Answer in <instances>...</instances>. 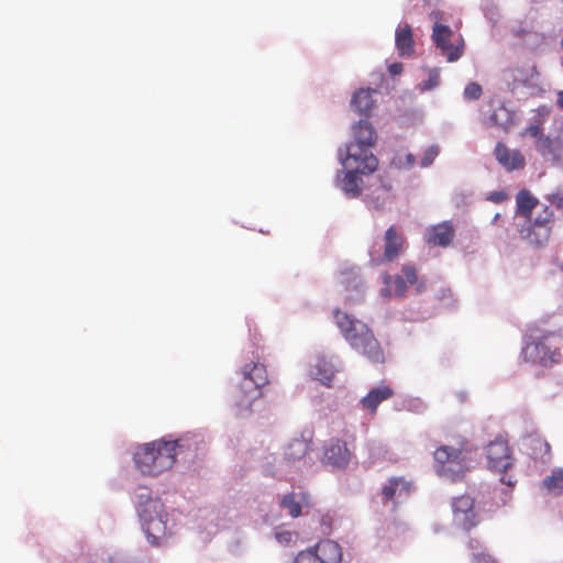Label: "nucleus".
<instances>
[{
	"mask_svg": "<svg viewBox=\"0 0 563 563\" xmlns=\"http://www.w3.org/2000/svg\"><path fill=\"white\" fill-rule=\"evenodd\" d=\"M515 199L516 216L525 219V222L517 227L519 239L532 249L545 247L555 223L553 209L549 205H542L541 210L533 217L532 211L540 205V201L528 189H520Z\"/></svg>",
	"mask_w": 563,
	"mask_h": 563,
	"instance_id": "obj_1",
	"label": "nucleus"
},
{
	"mask_svg": "<svg viewBox=\"0 0 563 563\" xmlns=\"http://www.w3.org/2000/svg\"><path fill=\"white\" fill-rule=\"evenodd\" d=\"M334 319L352 349L363 354L372 363H384V351L367 324L340 310H335Z\"/></svg>",
	"mask_w": 563,
	"mask_h": 563,
	"instance_id": "obj_2",
	"label": "nucleus"
},
{
	"mask_svg": "<svg viewBox=\"0 0 563 563\" xmlns=\"http://www.w3.org/2000/svg\"><path fill=\"white\" fill-rule=\"evenodd\" d=\"M472 452L466 439H457L455 444L440 445L433 452L437 474L451 482L462 479L471 468Z\"/></svg>",
	"mask_w": 563,
	"mask_h": 563,
	"instance_id": "obj_3",
	"label": "nucleus"
},
{
	"mask_svg": "<svg viewBox=\"0 0 563 563\" xmlns=\"http://www.w3.org/2000/svg\"><path fill=\"white\" fill-rule=\"evenodd\" d=\"M239 383L232 390V401L240 411H250L263 396L262 388L268 384L266 366L260 362L245 363L239 371Z\"/></svg>",
	"mask_w": 563,
	"mask_h": 563,
	"instance_id": "obj_4",
	"label": "nucleus"
},
{
	"mask_svg": "<svg viewBox=\"0 0 563 563\" xmlns=\"http://www.w3.org/2000/svg\"><path fill=\"white\" fill-rule=\"evenodd\" d=\"M177 441L158 440L139 446L134 462L144 475L157 476L170 470L176 461Z\"/></svg>",
	"mask_w": 563,
	"mask_h": 563,
	"instance_id": "obj_5",
	"label": "nucleus"
},
{
	"mask_svg": "<svg viewBox=\"0 0 563 563\" xmlns=\"http://www.w3.org/2000/svg\"><path fill=\"white\" fill-rule=\"evenodd\" d=\"M353 141L344 147L343 154L347 159H361L365 164L363 170H376L378 167L377 157L371 152L377 141L374 126L367 120H360L352 128Z\"/></svg>",
	"mask_w": 563,
	"mask_h": 563,
	"instance_id": "obj_6",
	"label": "nucleus"
},
{
	"mask_svg": "<svg viewBox=\"0 0 563 563\" xmlns=\"http://www.w3.org/2000/svg\"><path fill=\"white\" fill-rule=\"evenodd\" d=\"M521 355L526 362L543 367L560 364L563 360V336L554 332L527 343Z\"/></svg>",
	"mask_w": 563,
	"mask_h": 563,
	"instance_id": "obj_7",
	"label": "nucleus"
},
{
	"mask_svg": "<svg viewBox=\"0 0 563 563\" xmlns=\"http://www.w3.org/2000/svg\"><path fill=\"white\" fill-rule=\"evenodd\" d=\"M383 244L373 243L368 250L371 264L374 266L389 264L396 261L407 249L404 233L390 225L384 233Z\"/></svg>",
	"mask_w": 563,
	"mask_h": 563,
	"instance_id": "obj_8",
	"label": "nucleus"
},
{
	"mask_svg": "<svg viewBox=\"0 0 563 563\" xmlns=\"http://www.w3.org/2000/svg\"><path fill=\"white\" fill-rule=\"evenodd\" d=\"M140 517L143 521L144 532L151 544L154 547L162 545L168 534L163 504L158 499L148 498L140 510Z\"/></svg>",
	"mask_w": 563,
	"mask_h": 563,
	"instance_id": "obj_9",
	"label": "nucleus"
},
{
	"mask_svg": "<svg viewBox=\"0 0 563 563\" xmlns=\"http://www.w3.org/2000/svg\"><path fill=\"white\" fill-rule=\"evenodd\" d=\"M544 120L528 125L520 132L521 137L534 139L536 151L545 159L552 163H560L563 159V131L551 136L543 133Z\"/></svg>",
	"mask_w": 563,
	"mask_h": 563,
	"instance_id": "obj_10",
	"label": "nucleus"
},
{
	"mask_svg": "<svg viewBox=\"0 0 563 563\" xmlns=\"http://www.w3.org/2000/svg\"><path fill=\"white\" fill-rule=\"evenodd\" d=\"M487 465L489 470L503 473L501 483L512 487L516 479L508 475L507 471L514 465V457L508 441L503 437H497L486 446Z\"/></svg>",
	"mask_w": 563,
	"mask_h": 563,
	"instance_id": "obj_11",
	"label": "nucleus"
},
{
	"mask_svg": "<svg viewBox=\"0 0 563 563\" xmlns=\"http://www.w3.org/2000/svg\"><path fill=\"white\" fill-rule=\"evenodd\" d=\"M339 161L346 170L338 173L336 184L349 198H357L362 194L363 185L358 175H369L375 170H363L362 167L365 165L363 161L347 159L342 150L339 151Z\"/></svg>",
	"mask_w": 563,
	"mask_h": 563,
	"instance_id": "obj_12",
	"label": "nucleus"
},
{
	"mask_svg": "<svg viewBox=\"0 0 563 563\" xmlns=\"http://www.w3.org/2000/svg\"><path fill=\"white\" fill-rule=\"evenodd\" d=\"M453 521L465 531H470L479 523L474 510V499L462 495L452 500Z\"/></svg>",
	"mask_w": 563,
	"mask_h": 563,
	"instance_id": "obj_13",
	"label": "nucleus"
},
{
	"mask_svg": "<svg viewBox=\"0 0 563 563\" xmlns=\"http://www.w3.org/2000/svg\"><path fill=\"white\" fill-rule=\"evenodd\" d=\"M453 33L449 26L437 23L433 26L432 40L441 53L446 56L449 62L457 60L463 54V41L456 45L452 44Z\"/></svg>",
	"mask_w": 563,
	"mask_h": 563,
	"instance_id": "obj_14",
	"label": "nucleus"
},
{
	"mask_svg": "<svg viewBox=\"0 0 563 563\" xmlns=\"http://www.w3.org/2000/svg\"><path fill=\"white\" fill-rule=\"evenodd\" d=\"M351 460L346 443L340 439H331L323 445L322 463L333 468H345Z\"/></svg>",
	"mask_w": 563,
	"mask_h": 563,
	"instance_id": "obj_15",
	"label": "nucleus"
},
{
	"mask_svg": "<svg viewBox=\"0 0 563 563\" xmlns=\"http://www.w3.org/2000/svg\"><path fill=\"white\" fill-rule=\"evenodd\" d=\"M496 161L507 172L522 169L526 166V158L521 151L509 148L504 142H498L494 150Z\"/></svg>",
	"mask_w": 563,
	"mask_h": 563,
	"instance_id": "obj_16",
	"label": "nucleus"
},
{
	"mask_svg": "<svg viewBox=\"0 0 563 563\" xmlns=\"http://www.w3.org/2000/svg\"><path fill=\"white\" fill-rule=\"evenodd\" d=\"M455 236L454 227L445 221L430 227L426 233V241L429 245L446 247Z\"/></svg>",
	"mask_w": 563,
	"mask_h": 563,
	"instance_id": "obj_17",
	"label": "nucleus"
},
{
	"mask_svg": "<svg viewBox=\"0 0 563 563\" xmlns=\"http://www.w3.org/2000/svg\"><path fill=\"white\" fill-rule=\"evenodd\" d=\"M395 395L394 389L386 384H382L377 387L369 389V391L361 399V406L367 410L371 415H375L378 406L390 399Z\"/></svg>",
	"mask_w": 563,
	"mask_h": 563,
	"instance_id": "obj_18",
	"label": "nucleus"
},
{
	"mask_svg": "<svg viewBox=\"0 0 563 563\" xmlns=\"http://www.w3.org/2000/svg\"><path fill=\"white\" fill-rule=\"evenodd\" d=\"M311 548L318 555L320 563H340L342 561V549L333 540H322Z\"/></svg>",
	"mask_w": 563,
	"mask_h": 563,
	"instance_id": "obj_19",
	"label": "nucleus"
},
{
	"mask_svg": "<svg viewBox=\"0 0 563 563\" xmlns=\"http://www.w3.org/2000/svg\"><path fill=\"white\" fill-rule=\"evenodd\" d=\"M413 489L411 482L406 481L404 477H391L388 484L382 489V495L385 500H393L395 497H408Z\"/></svg>",
	"mask_w": 563,
	"mask_h": 563,
	"instance_id": "obj_20",
	"label": "nucleus"
},
{
	"mask_svg": "<svg viewBox=\"0 0 563 563\" xmlns=\"http://www.w3.org/2000/svg\"><path fill=\"white\" fill-rule=\"evenodd\" d=\"M311 450V441L303 437L290 440L284 449V459L287 462H296L303 459Z\"/></svg>",
	"mask_w": 563,
	"mask_h": 563,
	"instance_id": "obj_21",
	"label": "nucleus"
},
{
	"mask_svg": "<svg viewBox=\"0 0 563 563\" xmlns=\"http://www.w3.org/2000/svg\"><path fill=\"white\" fill-rule=\"evenodd\" d=\"M383 283L385 287L382 289L384 297H404L407 292V283L402 275L391 276L388 273L383 275Z\"/></svg>",
	"mask_w": 563,
	"mask_h": 563,
	"instance_id": "obj_22",
	"label": "nucleus"
},
{
	"mask_svg": "<svg viewBox=\"0 0 563 563\" xmlns=\"http://www.w3.org/2000/svg\"><path fill=\"white\" fill-rule=\"evenodd\" d=\"M488 123L492 126H497L508 131L512 125H515V112L506 108L505 104H499L489 114Z\"/></svg>",
	"mask_w": 563,
	"mask_h": 563,
	"instance_id": "obj_23",
	"label": "nucleus"
},
{
	"mask_svg": "<svg viewBox=\"0 0 563 563\" xmlns=\"http://www.w3.org/2000/svg\"><path fill=\"white\" fill-rule=\"evenodd\" d=\"M375 90L373 89H360L356 91L351 100V106L360 114H368L375 106V100L373 99V93Z\"/></svg>",
	"mask_w": 563,
	"mask_h": 563,
	"instance_id": "obj_24",
	"label": "nucleus"
},
{
	"mask_svg": "<svg viewBox=\"0 0 563 563\" xmlns=\"http://www.w3.org/2000/svg\"><path fill=\"white\" fill-rule=\"evenodd\" d=\"M396 47L400 56L410 55L413 53V37L410 25L398 27L396 30Z\"/></svg>",
	"mask_w": 563,
	"mask_h": 563,
	"instance_id": "obj_25",
	"label": "nucleus"
},
{
	"mask_svg": "<svg viewBox=\"0 0 563 563\" xmlns=\"http://www.w3.org/2000/svg\"><path fill=\"white\" fill-rule=\"evenodd\" d=\"M542 486L548 493L559 496L563 493V468H554L542 481Z\"/></svg>",
	"mask_w": 563,
	"mask_h": 563,
	"instance_id": "obj_26",
	"label": "nucleus"
},
{
	"mask_svg": "<svg viewBox=\"0 0 563 563\" xmlns=\"http://www.w3.org/2000/svg\"><path fill=\"white\" fill-rule=\"evenodd\" d=\"M527 445L534 459H542L549 455L551 451L548 441L538 437L527 439Z\"/></svg>",
	"mask_w": 563,
	"mask_h": 563,
	"instance_id": "obj_27",
	"label": "nucleus"
},
{
	"mask_svg": "<svg viewBox=\"0 0 563 563\" xmlns=\"http://www.w3.org/2000/svg\"><path fill=\"white\" fill-rule=\"evenodd\" d=\"M402 276L406 278V283L411 286H416L418 291H422L426 289V283L420 280L418 275V268L412 263L404 264L401 267Z\"/></svg>",
	"mask_w": 563,
	"mask_h": 563,
	"instance_id": "obj_28",
	"label": "nucleus"
},
{
	"mask_svg": "<svg viewBox=\"0 0 563 563\" xmlns=\"http://www.w3.org/2000/svg\"><path fill=\"white\" fill-rule=\"evenodd\" d=\"M280 507L286 509L292 518H297L301 515V504L297 500L294 493H289L283 496L280 500Z\"/></svg>",
	"mask_w": 563,
	"mask_h": 563,
	"instance_id": "obj_29",
	"label": "nucleus"
},
{
	"mask_svg": "<svg viewBox=\"0 0 563 563\" xmlns=\"http://www.w3.org/2000/svg\"><path fill=\"white\" fill-rule=\"evenodd\" d=\"M292 563H320L318 555L314 553L311 547L299 551Z\"/></svg>",
	"mask_w": 563,
	"mask_h": 563,
	"instance_id": "obj_30",
	"label": "nucleus"
},
{
	"mask_svg": "<svg viewBox=\"0 0 563 563\" xmlns=\"http://www.w3.org/2000/svg\"><path fill=\"white\" fill-rule=\"evenodd\" d=\"M482 95V86L475 81L467 84L463 91L464 99L468 101L478 100Z\"/></svg>",
	"mask_w": 563,
	"mask_h": 563,
	"instance_id": "obj_31",
	"label": "nucleus"
},
{
	"mask_svg": "<svg viewBox=\"0 0 563 563\" xmlns=\"http://www.w3.org/2000/svg\"><path fill=\"white\" fill-rule=\"evenodd\" d=\"M440 84V74L438 69H431L429 71L428 80L421 82L419 88L421 91L430 90L435 88Z\"/></svg>",
	"mask_w": 563,
	"mask_h": 563,
	"instance_id": "obj_32",
	"label": "nucleus"
},
{
	"mask_svg": "<svg viewBox=\"0 0 563 563\" xmlns=\"http://www.w3.org/2000/svg\"><path fill=\"white\" fill-rule=\"evenodd\" d=\"M393 164L399 168H410V167L415 166L416 157H415V155H412L410 153L405 154V155H397L393 159Z\"/></svg>",
	"mask_w": 563,
	"mask_h": 563,
	"instance_id": "obj_33",
	"label": "nucleus"
},
{
	"mask_svg": "<svg viewBox=\"0 0 563 563\" xmlns=\"http://www.w3.org/2000/svg\"><path fill=\"white\" fill-rule=\"evenodd\" d=\"M439 146L437 145H431L429 146L424 153H423V157L421 159V166L422 167H428L430 166L434 159L437 158V156L439 155Z\"/></svg>",
	"mask_w": 563,
	"mask_h": 563,
	"instance_id": "obj_34",
	"label": "nucleus"
},
{
	"mask_svg": "<svg viewBox=\"0 0 563 563\" xmlns=\"http://www.w3.org/2000/svg\"><path fill=\"white\" fill-rule=\"evenodd\" d=\"M276 540L284 545L291 544L297 539V533L289 530H280L275 533Z\"/></svg>",
	"mask_w": 563,
	"mask_h": 563,
	"instance_id": "obj_35",
	"label": "nucleus"
},
{
	"mask_svg": "<svg viewBox=\"0 0 563 563\" xmlns=\"http://www.w3.org/2000/svg\"><path fill=\"white\" fill-rule=\"evenodd\" d=\"M545 200L555 209L563 211V190L548 195Z\"/></svg>",
	"mask_w": 563,
	"mask_h": 563,
	"instance_id": "obj_36",
	"label": "nucleus"
},
{
	"mask_svg": "<svg viewBox=\"0 0 563 563\" xmlns=\"http://www.w3.org/2000/svg\"><path fill=\"white\" fill-rule=\"evenodd\" d=\"M473 561L474 563H498L495 558L485 552L475 554Z\"/></svg>",
	"mask_w": 563,
	"mask_h": 563,
	"instance_id": "obj_37",
	"label": "nucleus"
},
{
	"mask_svg": "<svg viewBox=\"0 0 563 563\" xmlns=\"http://www.w3.org/2000/svg\"><path fill=\"white\" fill-rule=\"evenodd\" d=\"M316 379L320 380L323 385L330 386L333 373H313Z\"/></svg>",
	"mask_w": 563,
	"mask_h": 563,
	"instance_id": "obj_38",
	"label": "nucleus"
},
{
	"mask_svg": "<svg viewBox=\"0 0 563 563\" xmlns=\"http://www.w3.org/2000/svg\"><path fill=\"white\" fill-rule=\"evenodd\" d=\"M407 531H409V528L407 525H404V523H394L391 530H390V533L395 537H397L398 534L400 533H406Z\"/></svg>",
	"mask_w": 563,
	"mask_h": 563,
	"instance_id": "obj_39",
	"label": "nucleus"
},
{
	"mask_svg": "<svg viewBox=\"0 0 563 563\" xmlns=\"http://www.w3.org/2000/svg\"><path fill=\"white\" fill-rule=\"evenodd\" d=\"M489 199L496 203H500L507 199V195L504 191H494L490 194Z\"/></svg>",
	"mask_w": 563,
	"mask_h": 563,
	"instance_id": "obj_40",
	"label": "nucleus"
},
{
	"mask_svg": "<svg viewBox=\"0 0 563 563\" xmlns=\"http://www.w3.org/2000/svg\"><path fill=\"white\" fill-rule=\"evenodd\" d=\"M393 76L399 75L402 71V65L400 63H394L388 68Z\"/></svg>",
	"mask_w": 563,
	"mask_h": 563,
	"instance_id": "obj_41",
	"label": "nucleus"
},
{
	"mask_svg": "<svg viewBox=\"0 0 563 563\" xmlns=\"http://www.w3.org/2000/svg\"><path fill=\"white\" fill-rule=\"evenodd\" d=\"M540 76L537 66H531L530 68V76L522 80L523 85H527L530 79L538 78Z\"/></svg>",
	"mask_w": 563,
	"mask_h": 563,
	"instance_id": "obj_42",
	"label": "nucleus"
},
{
	"mask_svg": "<svg viewBox=\"0 0 563 563\" xmlns=\"http://www.w3.org/2000/svg\"><path fill=\"white\" fill-rule=\"evenodd\" d=\"M322 525L325 526V528L322 529V533L328 534L331 530V518L329 516L323 517Z\"/></svg>",
	"mask_w": 563,
	"mask_h": 563,
	"instance_id": "obj_43",
	"label": "nucleus"
},
{
	"mask_svg": "<svg viewBox=\"0 0 563 563\" xmlns=\"http://www.w3.org/2000/svg\"><path fill=\"white\" fill-rule=\"evenodd\" d=\"M556 104L561 110H563V90H560L556 93Z\"/></svg>",
	"mask_w": 563,
	"mask_h": 563,
	"instance_id": "obj_44",
	"label": "nucleus"
},
{
	"mask_svg": "<svg viewBox=\"0 0 563 563\" xmlns=\"http://www.w3.org/2000/svg\"><path fill=\"white\" fill-rule=\"evenodd\" d=\"M537 112L540 117H547L549 114V108L547 106H540L538 109H537Z\"/></svg>",
	"mask_w": 563,
	"mask_h": 563,
	"instance_id": "obj_45",
	"label": "nucleus"
},
{
	"mask_svg": "<svg viewBox=\"0 0 563 563\" xmlns=\"http://www.w3.org/2000/svg\"><path fill=\"white\" fill-rule=\"evenodd\" d=\"M501 218L500 213H496L493 219V223H496Z\"/></svg>",
	"mask_w": 563,
	"mask_h": 563,
	"instance_id": "obj_46",
	"label": "nucleus"
},
{
	"mask_svg": "<svg viewBox=\"0 0 563 563\" xmlns=\"http://www.w3.org/2000/svg\"><path fill=\"white\" fill-rule=\"evenodd\" d=\"M560 46H561V48H563V35H562V38L560 41Z\"/></svg>",
	"mask_w": 563,
	"mask_h": 563,
	"instance_id": "obj_47",
	"label": "nucleus"
},
{
	"mask_svg": "<svg viewBox=\"0 0 563 563\" xmlns=\"http://www.w3.org/2000/svg\"><path fill=\"white\" fill-rule=\"evenodd\" d=\"M267 474H271L272 476H275V473H271L268 470H266Z\"/></svg>",
	"mask_w": 563,
	"mask_h": 563,
	"instance_id": "obj_48",
	"label": "nucleus"
}]
</instances>
